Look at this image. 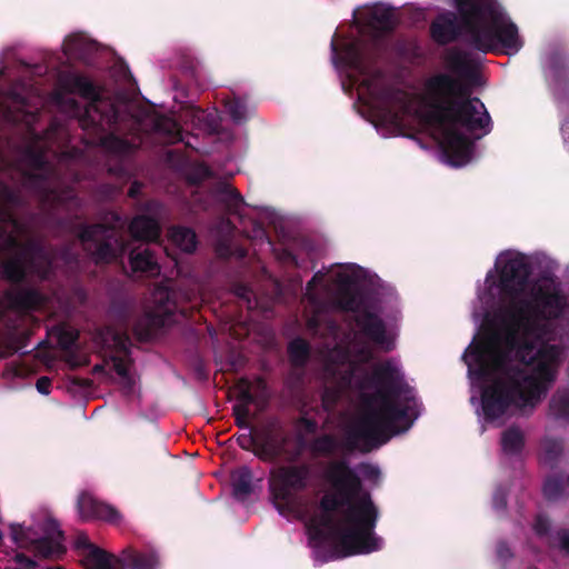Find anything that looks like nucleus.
Here are the masks:
<instances>
[{
    "instance_id": "obj_1",
    "label": "nucleus",
    "mask_w": 569,
    "mask_h": 569,
    "mask_svg": "<svg viewBox=\"0 0 569 569\" xmlns=\"http://www.w3.org/2000/svg\"><path fill=\"white\" fill-rule=\"evenodd\" d=\"M363 278L359 266L338 264L317 272L306 289L312 309L308 327L326 338L319 351L322 406L330 410L346 398L360 403L359 413L345 425L340 441L331 436L312 440L318 423L302 417L293 437L268 443L267 458L295 460L307 448L316 456L370 451L409 430L419 417L420 405L413 388L403 380L399 362L376 360L378 351L395 347L397 312L358 298L356 289Z\"/></svg>"
},
{
    "instance_id": "obj_2",
    "label": "nucleus",
    "mask_w": 569,
    "mask_h": 569,
    "mask_svg": "<svg viewBox=\"0 0 569 569\" xmlns=\"http://www.w3.org/2000/svg\"><path fill=\"white\" fill-rule=\"evenodd\" d=\"M528 258L501 252L478 289L477 337L463 353L471 403L482 423L501 426L545 398L565 359L569 303L549 278L531 280Z\"/></svg>"
},
{
    "instance_id": "obj_3",
    "label": "nucleus",
    "mask_w": 569,
    "mask_h": 569,
    "mask_svg": "<svg viewBox=\"0 0 569 569\" xmlns=\"http://www.w3.org/2000/svg\"><path fill=\"white\" fill-rule=\"evenodd\" d=\"M355 23L357 34L337 33L331 51L343 90L357 94L359 112L382 137L426 130L438 142L442 162L456 168L469 163L476 154L475 141L491 130L485 104L477 98L469 99L461 82L443 73L427 79L420 92L387 89L362 38L370 34L377 39L391 30L395 12L376 3L356 11Z\"/></svg>"
},
{
    "instance_id": "obj_4",
    "label": "nucleus",
    "mask_w": 569,
    "mask_h": 569,
    "mask_svg": "<svg viewBox=\"0 0 569 569\" xmlns=\"http://www.w3.org/2000/svg\"><path fill=\"white\" fill-rule=\"evenodd\" d=\"M309 478L307 465L280 467L271 475L270 492L280 515L305 521L317 560L371 553L382 548V539L373 531L377 508L346 461L335 460L325 468L328 491L319 507L298 495Z\"/></svg>"
},
{
    "instance_id": "obj_5",
    "label": "nucleus",
    "mask_w": 569,
    "mask_h": 569,
    "mask_svg": "<svg viewBox=\"0 0 569 569\" xmlns=\"http://www.w3.org/2000/svg\"><path fill=\"white\" fill-rule=\"evenodd\" d=\"M459 17L440 14L431 24V36L447 43L463 36L476 49L490 51L501 48L516 54L522 47L517 26L510 21L496 0H456Z\"/></svg>"
},
{
    "instance_id": "obj_6",
    "label": "nucleus",
    "mask_w": 569,
    "mask_h": 569,
    "mask_svg": "<svg viewBox=\"0 0 569 569\" xmlns=\"http://www.w3.org/2000/svg\"><path fill=\"white\" fill-rule=\"evenodd\" d=\"M51 102L69 117L78 118L84 129L111 128L118 121L113 102L87 78L74 72L60 74Z\"/></svg>"
},
{
    "instance_id": "obj_7",
    "label": "nucleus",
    "mask_w": 569,
    "mask_h": 569,
    "mask_svg": "<svg viewBox=\"0 0 569 569\" xmlns=\"http://www.w3.org/2000/svg\"><path fill=\"white\" fill-rule=\"evenodd\" d=\"M54 138H30L20 160L9 170L13 180L34 189L47 202L66 203L73 198V191L64 187L51 160L58 158Z\"/></svg>"
},
{
    "instance_id": "obj_8",
    "label": "nucleus",
    "mask_w": 569,
    "mask_h": 569,
    "mask_svg": "<svg viewBox=\"0 0 569 569\" xmlns=\"http://www.w3.org/2000/svg\"><path fill=\"white\" fill-rule=\"evenodd\" d=\"M10 537L19 548L29 549L41 557H57L64 552L62 531L50 516H44L34 527L11 525Z\"/></svg>"
},
{
    "instance_id": "obj_9",
    "label": "nucleus",
    "mask_w": 569,
    "mask_h": 569,
    "mask_svg": "<svg viewBox=\"0 0 569 569\" xmlns=\"http://www.w3.org/2000/svg\"><path fill=\"white\" fill-rule=\"evenodd\" d=\"M99 342L106 348V356L108 360L106 366L112 369L119 382L124 389L130 390L136 380L131 372V361L129 358L130 339L119 330L107 328L99 333Z\"/></svg>"
},
{
    "instance_id": "obj_10",
    "label": "nucleus",
    "mask_w": 569,
    "mask_h": 569,
    "mask_svg": "<svg viewBox=\"0 0 569 569\" xmlns=\"http://www.w3.org/2000/svg\"><path fill=\"white\" fill-rule=\"evenodd\" d=\"M80 240L83 249L97 262L112 261L124 252V244L116 236V231L101 224L83 228L80 232Z\"/></svg>"
},
{
    "instance_id": "obj_11",
    "label": "nucleus",
    "mask_w": 569,
    "mask_h": 569,
    "mask_svg": "<svg viewBox=\"0 0 569 569\" xmlns=\"http://www.w3.org/2000/svg\"><path fill=\"white\" fill-rule=\"evenodd\" d=\"M82 563L86 569H122L124 566L130 569H156L159 559L153 552L138 553L132 550H126L121 558H117L99 548L91 549Z\"/></svg>"
},
{
    "instance_id": "obj_12",
    "label": "nucleus",
    "mask_w": 569,
    "mask_h": 569,
    "mask_svg": "<svg viewBox=\"0 0 569 569\" xmlns=\"http://www.w3.org/2000/svg\"><path fill=\"white\" fill-rule=\"evenodd\" d=\"M173 297L174 293L167 283L160 284L154 289L152 293L154 308L149 315L150 323L153 327L167 326L173 321L172 317L177 310Z\"/></svg>"
},
{
    "instance_id": "obj_13",
    "label": "nucleus",
    "mask_w": 569,
    "mask_h": 569,
    "mask_svg": "<svg viewBox=\"0 0 569 569\" xmlns=\"http://www.w3.org/2000/svg\"><path fill=\"white\" fill-rule=\"evenodd\" d=\"M78 510L83 519H100L118 523L121 519L119 512L109 505L97 501L90 493H81L78 499Z\"/></svg>"
},
{
    "instance_id": "obj_14",
    "label": "nucleus",
    "mask_w": 569,
    "mask_h": 569,
    "mask_svg": "<svg viewBox=\"0 0 569 569\" xmlns=\"http://www.w3.org/2000/svg\"><path fill=\"white\" fill-rule=\"evenodd\" d=\"M62 49L68 60H86L88 54L96 49V43L84 34L74 33L66 38Z\"/></svg>"
},
{
    "instance_id": "obj_15",
    "label": "nucleus",
    "mask_w": 569,
    "mask_h": 569,
    "mask_svg": "<svg viewBox=\"0 0 569 569\" xmlns=\"http://www.w3.org/2000/svg\"><path fill=\"white\" fill-rule=\"evenodd\" d=\"M130 264L134 272H142L150 277L160 271L157 260L148 248L134 249L130 253Z\"/></svg>"
},
{
    "instance_id": "obj_16",
    "label": "nucleus",
    "mask_w": 569,
    "mask_h": 569,
    "mask_svg": "<svg viewBox=\"0 0 569 569\" xmlns=\"http://www.w3.org/2000/svg\"><path fill=\"white\" fill-rule=\"evenodd\" d=\"M129 228L131 234L137 239L156 240L160 234L158 222L146 216L136 217Z\"/></svg>"
},
{
    "instance_id": "obj_17",
    "label": "nucleus",
    "mask_w": 569,
    "mask_h": 569,
    "mask_svg": "<svg viewBox=\"0 0 569 569\" xmlns=\"http://www.w3.org/2000/svg\"><path fill=\"white\" fill-rule=\"evenodd\" d=\"M169 238L171 243L183 252H192L196 249L197 239L191 229L174 227L169 231Z\"/></svg>"
},
{
    "instance_id": "obj_18",
    "label": "nucleus",
    "mask_w": 569,
    "mask_h": 569,
    "mask_svg": "<svg viewBox=\"0 0 569 569\" xmlns=\"http://www.w3.org/2000/svg\"><path fill=\"white\" fill-rule=\"evenodd\" d=\"M152 128L164 137L170 142L179 140L181 137L180 127L172 118L164 116H154L150 119Z\"/></svg>"
},
{
    "instance_id": "obj_19",
    "label": "nucleus",
    "mask_w": 569,
    "mask_h": 569,
    "mask_svg": "<svg viewBox=\"0 0 569 569\" xmlns=\"http://www.w3.org/2000/svg\"><path fill=\"white\" fill-rule=\"evenodd\" d=\"M550 416L556 420L569 419V391L559 390L553 395L550 401Z\"/></svg>"
},
{
    "instance_id": "obj_20",
    "label": "nucleus",
    "mask_w": 569,
    "mask_h": 569,
    "mask_svg": "<svg viewBox=\"0 0 569 569\" xmlns=\"http://www.w3.org/2000/svg\"><path fill=\"white\" fill-rule=\"evenodd\" d=\"M251 472L246 467L239 468L232 472V488L238 498H243L251 491Z\"/></svg>"
},
{
    "instance_id": "obj_21",
    "label": "nucleus",
    "mask_w": 569,
    "mask_h": 569,
    "mask_svg": "<svg viewBox=\"0 0 569 569\" xmlns=\"http://www.w3.org/2000/svg\"><path fill=\"white\" fill-rule=\"evenodd\" d=\"M219 199L223 201L230 212L239 213L243 204L241 196L230 184H222L219 189Z\"/></svg>"
},
{
    "instance_id": "obj_22",
    "label": "nucleus",
    "mask_w": 569,
    "mask_h": 569,
    "mask_svg": "<svg viewBox=\"0 0 569 569\" xmlns=\"http://www.w3.org/2000/svg\"><path fill=\"white\" fill-rule=\"evenodd\" d=\"M523 445V436L520 430L511 428L507 430L501 439L502 450L506 453L518 452Z\"/></svg>"
},
{
    "instance_id": "obj_23",
    "label": "nucleus",
    "mask_w": 569,
    "mask_h": 569,
    "mask_svg": "<svg viewBox=\"0 0 569 569\" xmlns=\"http://www.w3.org/2000/svg\"><path fill=\"white\" fill-rule=\"evenodd\" d=\"M309 353V348L302 339H296L289 345V355L295 365H302Z\"/></svg>"
},
{
    "instance_id": "obj_24",
    "label": "nucleus",
    "mask_w": 569,
    "mask_h": 569,
    "mask_svg": "<svg viewBox=\"0 0 569 569\" xmlns=\"http://www.w3.org/2000/svg\"><path fill=\"white\" fill-rule=\"evenodd\" d=\"M228 114L234 122H240L248 117V108L240 99L228 100L224 104Z\"/></svg>"
},
{
    "instance_id": "obj_25",
    "label": "nucleus",
    "mask_w": 569,
    "mask_h": 569,
    "mask_svg": "<svg viewBox=\"0 0 569 569\" xmlns=\"http://www.w3.org/2000/svg\"><path fill=\"white\" fill-rule=\"evenodd\" d=\"M56 337L58 340V345L62 349L69 350L74 345L78 338V333L72 328L60 327L56 330Z\"/></svg>"
},
{
    "instance_id": "obj_26",
    "label": "nucleus",
    "mask_w": 569,
    "mask_h": 569,
    "mask_svg": "<svg viewBox=\"0 0 569 569\" xmlns=\"http://www.w3.org/2000/svg\"><path fill=\"white\" fill-rule=\"evenodd\" d=\"M28 375L29 370L27 367L18 363H9L7 365L2 377L10 383H13L16 379H24Z\"/></svg>"
},
{
    "instance_id": "obj_27",
    "label": "nucleus",
    "mask_w": 569,
    "mask_h": 569,
    "mask_svg": "<svg viewBox=\"0 0 569 569\" xmlns=\"http://www.w3.org/2000/svg\"><path fill=\"white\" fill-rule=\"evenodd\" d=\"M357 471L363 481L370 482L372 485L378 483L380 479V469L377 466L362 463L358 466Z\"/></svg>"
},
{
    "instance_id": "obj_28",
    "label": "nucleus",
    "mask_w": 569,
    "mask_h": 569,
    "mask_svg": "<svg viewBox=\"0 0 569 569\" xmlns=\"http://www.w3.org/2000/svg\"><path fill=\"white\" fill-rule=\"evenodd\" d=\"M74 547L77 548V550L79 551V555L81 557V561L87 558V556H89V551L91 549H99V547L92 545L90 541H89V538L81 533L77 537L76 541H74Z\"/></svg>"
},
{
    "instance_id": "obj_29",
    "label": "nucleus",
    "mask_w": 569,
    "mask_h": 569,
    "mask_svg": "<svg viewBox=\"0 0 569 569\" xmlns=\"http://www.w3.org/2000/svg\"><path fill=\"white\" fill-rule=\"evenodd\" d=\"M543 492L549 498H556L560 492V483L557 479H547L543 486Z\"/></svg>"
},
{
    "instance_id": "obj_30",
    "label": "nucleus",
    "mask_w": 569,
    "mask_h": 569,
    "mask_svg": "<svg viewBox=\"0 0 569 569\" xmlns=\"http://www.w3.org/2000/svg\"><path fill=\"white\" fill-rule=\"evenodd\" d=\"M447 62L451 69L461 71L463 67V57L459 51H451L448 53Z\"/></svg>"
},
{
    "instance_id": "obj_31",
    "label": "nucleus",
    "mask_w": 569,
    "mask_h": 569,
    "mask_svg": "<svg viewBox=\"0 0 569 569\" xmlns=\"http://www.w3.org/2000/svg\"><path fill=\"white\" fill-rule=\"evenodd\" d=\"M211 174L210 169L206 164H197L191 176L192 181H200Z\"/></svg>"
},
{
    "instance_id": "obj_32",
    "label": "nucleus",
    "mask_w": 569,
    "mask_h": 569,
    "mask_svg": "<svg viewBox=\"0 0 569 569\" xmlns=\"http://www.w3.org/2000/svg\"><path fill=\"white\" fill-rule=\"evenodd\" d=\"M543 448L546 451V459H550L552 456H556L561 451V445L558 441L547 440L543 443Z\"/></svg>"
},
{
    "instance_id": "obj_33",
    "label": "nucleus",
    "mask_w": 569,
    "mask_h": 569,
    "mask_svg": "<svg viewBox=\"0 0 569 569\" xmlns=\"http://www.w3.org/2000/svg\"><path fill=\"white\" fill-rule=\"evenodd\" d=\"M36 388L39 393L48 396L51 391V380L48 377H40L37 380Z\"/></svg>"
},
{
    "instance_id": "obj_34",
    "label": "nucleus",
    "mask_w": 569,
    "mask_h": 569,
    "mask_svg": "<svg viewBox=\"0 0 569 569\" xmlns=\"http://www.w3.org/2000/svg\"><path fill=\"white\" fill-rule=\"evenodd\" d=\"M240 392H241L242 399L244 401L249 402V401L253 400L254 395L252 391V386L250 383H248L247 381L241 382Z\"/></svg>"
},
{
    "instance_id": "obj_35",
    "label": "nucleus",
    "mask_w": 569,
    "mask_h": 569,
    "mask_svg": "<svg viewBox=\"0 0 569 569\" xmlns=\"http://www.w3.org/2000/svg\"><path fill=\"white\" fill-rule=\"evenodd\" d=\"M548 529V521L543 518H538L535 523V530L538 535H543L547 532Z\"/></svg>"
},
{
    "instance_id": "obj_36",
    "label": "nucleus",
    "mask_w": 569,
    "mask_h": 569,
    "mask_svg": "<svg viewBox=\"0 0 569 569\" xmlns=\"http://www.w3.org/2000/svg\"><path fill=\"white\" fill-rule=\"evenodd\" d=\"M560 548L569 552V532H560L558 535Z\"/></svg>"
},
{
    "instance_id": "obj_37",
    "label": "nucleus",
    "mask_w": 569,
    "mask_h": 569,
    "mask_svg": "<svg viewBox=\"0 0 569 569\" xmlns=\"http://www.w3.org/2000/svg\"><path fill=\"white\" fill-rule=\"evenodd\" d=\"M16 559L23 569H32L34 567V562L22 555H17Z\"/></svg>"
},
{
    "instance_id": "obj_38",
    "label": "nucleus",
    "mask_w": 569,
    "mask_h": 569,
    "mask_svg": "<svg viewBox=\"0 0 569 569\" xmlns=\"http://www.w3.org/2000/svg\"><path fill=\"white\" fill-rule=\"evenodd\" d=\"M558 76V70L552 61H550L548 69H547V78L550 82L556 81V78Z\"/></svg>"
},
{
    "instance_id": "obj_39",
    "label": "nucleus",
    "mask_w": 569,
    "mask_h": 569,
    "mask_svg": "<svg viewBox=\"0 0 569 569\" xmlns=\"http://www.w3.org/2000/svg\"><path fill=\"white\" fill-rule=\"evenodd\" d=\"M561 132L565 143L569 146V121H565L561 126Z\"/></svg>"
},
{
    "instance_id": "obj_40",
    "label": "nucleus",
    "mask_w": 569,
    "mask_h": 569,
    "mask_svg": "<svg viewBox=\"0 0 569 569\" xmlns=\"http://www.w3.org/2000/svg\"><path fill=\"white\" fill-rule=\"evenodd\" d=\"M493 505L496 508H502L506 505L505 498L498 493L493 497Z\"/></svg>"
},
{
    "instance_id": "obj_41",
    "label": "nucleus",
    "mask_w": 569,
    "mask_h": 569,
    "mask_svg": "<svg viewBox=\"0 0 569 569\" xmlns=\"http://www.w3.org/2000/svg\"><path fill=\"white\" fill-rule=\"evenodd\" d=\"M257 237L260 238V240H266V244L270 247V241L266 238V234H264V231L262 229H258L257 231Z\"/></svg>"
},
{
    "instance_id": "obj_42",
    "label": "nucleus",
    "mask_w": 569,
    "mask_h": 569,
    "mask_svg": "<svg viewBox=\"0 0 569 569\" xmlns=\"http://www.w3.org/2000/svg\"><path fill=\"white\" fill-rule=\"evenodd\" d=\"M197 117H198V119H199V120H203V119L209 118V117H210V114H207V113H204L203 111H199V112L197 113Z\"/></svg>"
},
{
    "instance_id": "obj_43",
    "label": "nucleus",
    "mask_w": 569,
    "mask_h": 569,
    "mask_svg": "<svg viewBox=\"0 0 569 569\" xmlns=\"http://www.w3.org/2000/svg\"><path fill=\"white\" fill-rule=\"evenodd\" d=\"M427 16L423 9L418 10V19L426 20Z\"/></svg>"
},
{
    "instance_id": "obj_44",
    "label": "nucleus",
    "mask_w": 569,
    "mask_h": 569,
    "mask_svg": "<svg viewBox=\"0 0 569 569\" xmlns=\"http://www.w3.org/2000/svg\"><path fill=\"white\" fill-rule=\"evenodd\" d=\"M68 361L72 367L80 366L82 363L81 360H73L71 358Z\"/></svg>"
},
{
    "instance_id": "obj_45",
    "label": "nucleus",
    "mask_w": 569,
    "mask_h": 569,
    "mask_svg": "<svg viewBox=\"0 0 569 569\" xmlns=\"http://www.w3.org/2000/svg\"><path fill=\"white\" fill-rule=\"evenodd\" d=\"M209 128H217V123L214 122V120L212 119L210 124H209Z\"/></svg>"
},
{
    "instance_id": "obj_46",
    "label": "nucleus",
    "mask_w": 569,
    "mask_h": 569,
    "mask_svg": "<svg viewBox=\"0 0 569 569\" xmlns=\"http://www.w3.org/2000/svg\"><path fill=\"white\" fill-rule=\"evenodd\" d=\"M257 385H258L259 387H262V386H263V381H262L261 379H258V380H257Z\"/></svg>"
},
{
    "instance_id": "obj_47",
    "label": "nucleus",
    "mask_w": 569,
    "mask_h": 569,
    "mask_svg": "<svg viewBox=\"0 0 569 569\" xmlns=\"http://www.w3.org/2000/svg\"><path fill=\"white\" fill-rule=\"evenodd\" d=\"M48 569H63V568H62V567L57 566V567H49Z\"/></svg>"
},
{
    "instance_id": "obj_48",
    "label": "nucleus",
    "mask_w": 569,
    "mask_h": 569,
    "mask_svg": "<svg viewBox=\"0 0 569 569\" xmlns=\"http://www.w3.org/2000/svg\"><path fill=\"white\" fill-rule=\"evenodd\" d=\"M565 108H566V104L561 102L560 109L565 110Z\"/></svg>"
}]
</instances>
